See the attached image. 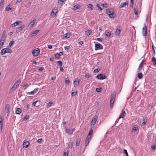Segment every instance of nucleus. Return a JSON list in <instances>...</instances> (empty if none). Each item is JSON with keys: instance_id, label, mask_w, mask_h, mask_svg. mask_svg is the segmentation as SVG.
Here are the masks:
<instances>
[{"instance_id": "nucleus-1", "label": "nucleus", "mask_w": 156, "mask_h": 156, "mask_svg": "<svg viewBox=\"0 0 156 156\" xmlns=\"http://www.w3.org/2000/svg\"><path fill=\"white\" fill-rule=\"evenodd\" d=\"M115 94H113L111 95V98L110 100V107L112 108L113 104L114 103L115 100Z\"/></svg>"}, {"instance_id": "nucleus-2", "label": "nucleus", "mask_w": 156, "mask_h": 156, "mask_svg": "<svg viewBox=\"0 0 156 156\" xmlns=\"http://www.w3.org/2000/svg\"><path fill=\"white\" fill-rule=\"evenodd\" d=\"M12 52V51L9 48H5L2 49L1 50V54L2 55H4L6 53H11Z\"/></svg>"}, {"instance_id": "nucleus-3", "label": "nucleus", "mask_w": 156, "mask_h": 156, "mask_svg": "<svg viewBox=\"0 0 156 156\" xmlns=\"http://www.w3.org/2000/svg\"><path fill=\"white\" fill-rule=\"evenodd\" d=\"M40 50L38 48H36L34 49L32 52V54L34 56H37L40 53Z\"/></svg>"}, {"instance_id": "nucleus-4", "label": "nucleus", "mask_w": 156, "mask_h": 156, "mask_svg": "<svg viewBox=\"0 0 156 156\" xmlns=\"http://www.w3.org/2000/svg\"><path fill=\"white\" fill-rule=\"evenodd\" d=\"M96 78L98 79H99L100 80H103L106 79V76L104 74H100L99 75H97L96 76Z\"/></svg>"}, {"instance_id": "nucleus-5", "label": "nucleus", "mask_w": 156, "mask_h": 156, "mask_svg": "<svg viewBox=\"0 0 156 156\" xmlns=\"http://www.w3.org/2000/svg\"><path fill=\"white\" fill-rule=\"evenodd\" d=\"M142 34L143 36H146L147 34V30L146 23L144 24V26L142 29Z\"/></svg>"}, {"instance_id": "nucleus-6", "label": "nucleus", "mask_w": 156, "mask_h": 156, "mask_svg": "<svg viewBox=\"0 0 156 156\" xmlns=\"http://www.w3.org/2000/svg\"><path fill=\"white\" fill-rule=\"evenodd\" d=\"M103 47L102 45L99 43L96 44H95V49L97 50L98 49H102Z\"/></svg>"}, {"instance_id": "nucleus-7", "label": "nucleus", "mask_w": 156, "mask_h": 156, "mask_svg": "<svg viewBox=\"0 0 156 156\" xmlns=\"http://www.w3.org/2000/svg\"><path fill=\"white\" fill-rule=\"evenodd\" d=\"M98 118V116L96 115L94 116L91 122V125L94 126L95 125L97 121Z\"/></svg>"}, {"instance_id": "nucleus-8", "label": "nucleus", "mask_w": 156, "mask_h": 156, "mask_svg": "<svg viewBox=\"0 0 156 156\" xmlns=\"http://www.w3.org/2000/svg\"><path fill=\"white\" fill-rule=\"evenodd\" d=\"M121 30L120 27L119 26H117L115 32V34L116 36L119 35L120 33Z\"/></svg>"}, {"instance_id": "nucleus-9", "label": "nucleus", "mask_w": 156, "mask_h": 156, "mask_svg": "<svg viewBox=\"0 0 156 156\" xmlns=\"http://www.w3.org/2000/svg\"><path fill=\"white\" fill-rule=\"evenodd\" d=\"M55 10H56V9H55V8H54L52 9L50 14L51 17L53 18L55 16L57 12V11L55 12Z\"/></svg>"}, {"instance_id": "nucleus-10", "label": "nucleus", "mask_w": 156, "mask_h": 156, "mask_svg": "<svg viewBox=\"0 0 156 156\" xmlns=\"http://www.w3.org/2000/svg\"><path fill=\"white\" fill-rule=\"evenodd\" d=\"M125 116V112L123 109H122L121 111V113L119 117V120L121 118H124Z\"/></svg>"}, {"instance_id": "nucleus-11", "label": "nucleus", "mask_w": 156, "mask_h": 156, "mask_svg": "<svg viewBox=\"0 0 156 156\" xmlns=\"http://www.w3.org/2000/svg\"><path fill=\"white\" fill-rule=\"evenodd\" d=\"M80 80L77 78L76 79L74 82V85L75 87H76L79 84Z\"/></svg>"}, {"instance_id": "nucleus-12", "label": "nucleus", "mask_w": 156, "mask_h": 156, "mask_svg": "<svg viewBox=\"0 0 156 156\" xmlns=\"http://www.w3.org/2000/svg\"><path fill=\"white\" fill-rule=\"evenodd\" d=\"M142 122L141 124V125L142 126H144L145 125L146 123L147 122V118L146 117H145L144 118H143L142 120Z\"/></svg>"}, {"instance_id": "nucleus-13", "label": "nucleus", "mask_w": 156, "mask_h": 156, "mask_svg": "<svg viewBox=\"0 0 156 156\" xmlns=\"http://www.w3.org/2000/svg\"><path fill=\"white\" fill-rule=\"evenodd\" d=\"M25 27V25H24L21 26L20 27H18L16 30V32L17 33H19Z\"/></svg>"}, {"instance_id": "nucleus-14", "label": "nucleus", "mask_w": 156, "mask_h": 156, "mask_svg": "<svg viewBox=\"0 0 156 156\" xmlns=\"http://www.w3.org/2000/svg\"><path fill=\"white\" fill-rule=\"evenodd\" d=\"M30 143L28 141L24 142L23 144V148H27L29 146Z\"/></svg>"}, {"instance_id": "nucleus-15", "label": "nucleus", "mask_w": 156, "mask_h": 156, "mask_svg": "<svg viewBox=\"0 0 156 156\" xmlns=\"http://www.w3.org/2000/svg\"><path fill=\"white\" fill-rule=\"evenodd\" d=\"M19 23H21V21H16L15 22L13 23L11 25V27H15L18 25L19 24Z\"/></svg>"}, {"instance_id": "nucleus-16", "label": "nucleus", "mask_w": 156, "mask_h": 156, "mask_svg": "<svg viewBox=\"0 0 156 156\" xmlns=\"http://www.w3.org/2000/svg\"><path fill=\"white\" fill-rule=\"evenodd\" d=\"M35 21L36 20L34 19L28 25V26L30 27L29 28H31L33 27L34 25L35 22Z\"/></svg>"}, {"instance_id": "nucleus-17", "label": "nucleus", "mask_w": 156, "mask_h": 156, "mask_svg": "<svg viewBox=\"0 0 156 156\" xmlns=\"http://www.w3.org/2000/svg\"><path fill=\"white\" fill-rule=\"evenodd\" d=\"M5 112L6 113H8L9 112V105L7 104L5 106Z\"/></svg>"}, {"instance_id": "nucleus-18", "label": "nucleus", "mask_w": 156, "mask_h": 156, "mask_svg": "<svg viewBox=\"0 0 156 156\" xmlns=\"http://www.w3.org/2000/svg\"><path fill=\"white\" fill-rule=\"evenodd\" d=\"M126 5H128V2L122 3L119 6V8H122V7H124Z\"/></svg>"}, {"instance_id": "nucleus-19", "label": "nucleus", "mask_w": 156, "mask_h": 156, "mask_svg": "<svg viewBox=\"0 0 156 156\" xmlns=\"http://www.w3.org/2000/svg\"><path fill=\"white\" fill-rule=\"evenodd\" d=\"M22 112L21 109L19 108H16V113L17 114H20Z\"/></svg>"}, {"instance_id": "nucleus-20", "label": "nucleus", "mask_w": 156, "mask_h": 156, "mask_svg": "<svg viewBox=\"0 0 156 156\" xmlns=\"http://www.w3.org/2000/svg\"><path fill=\"white\" fill-rule=\"evenodd\" d=\"M17 86L15 84H13V85L12 86V87H11V88L10 89L9 91L10 92H12V91H13L15 90L17 87Z\"/></svg>"}, {"instance_id": "nucleus-21", "label": "nucleus", "mask_w": 156, "mask_h": 156, "mask_svg": "<svg viewBox=\"0 0 156 156\" xmlns=\"http://www.w3.org/2000/svg\"><path fill=\"white\" fill-rule=\"evenodd\" d=\"M81 141V139L80 138H77L76 140V146H78L80 144Z\"/></svg>"}, {"instance_id": "nucleus-22", "label": "nucleus", "mask_w": 156, "mask_h": 156, "mask_svg": "<svg viewBox=\"0 0 156 156\" xmlns=\"http://www.w3.org/2000/svg\"><path fill=\"white\" fill-rule=\"evenodd\" d=\"M39 31V30H34L32 33V36H35L38 33Z\"/></svg>"}, {"instance_id": "nucleus-23", "label": "nucleus", "mask_w": 156, "mask_h": 156, "mask_svg": "<svg viewBox=\"0 0 156 156\" xmlns=\"http://www.w3.org/2000/svg\"><path fill=\"white\" fill-rule=\"evenodd\" d=\"M113 9H108L106 10V13L107 14H109L110 13H112V12H113Z\"/></svg>"}, {"instance_id": "nucleus-24", "label": "nucleus", "mask_w": 156, "mask_h": 156, "mask_svg": "<svg viewBox=\"0 0 156 156\" xmlns=\"http://www.w3.org/2000/svg\"><path fill=\"white\" fill-rule=\"evenodd\" d=\"M66 132L69 134H72L73 133V131L71 129H66Z\"/></svg>"}, {"instance_id": "nucleus-25", "label": "nucleus", "mask_w": 156, "mask_h": 156, "mask_svg": "<svg viewBox=\"0 0 156 156\" xmlns=\"http://www.w3.org/2000/svg\"><path fill=\"white\" fill-rule=\"evenodd\" d=\"M138 129V128L137 126H136L134 127L133 128L132 131L133 133H135L136 132V131H137V130Z\"/></svg>"}, {"instance_id": "nucleus-26", "label": "nucleus", "mask_w": 156, "mask_h": 156, "mask_svg": "<svg viewBox=\"0 0 156 156\" xmlns=\"http://www.w3.org/2000/svg\"><path fill=\"white\" fill-rule=\"evenodd\" d=\"M152 62L153 65L156 66V58L153 56L152 58Z\"/></svg>"}, {"instance_id": "nucleus-27", "label": "nucleus", "mask_w": 156, "mask_h": 156, "mask_svg": "<svg viewBox=\"0 0 156 156\" xmlns=\"http://www.w3.org/2000/svg\"><path fill=\"white\" fill-rule=\"evenodd\" d=\"M21 79L20 78L14 84L16 85L17 86H19L21 83Z\"/></svg>"}, {"instance_id": "nucleus-28", "label": "nucleus", "mask_w": 156, "mask_h": 156, "mask_svg": "<svg viewBox=\"0 0 156 156\" xmlns=\"http://www.w3.org/2000/svg\"><path fill=\"white\" fill-rule=\"evenodd\" d=\"M4 0H1L0 3V9H2L4 5Z\"/></svg>"}, {"instance_id": "nucleus-29", "label": "nucleus", "mask_w": 156, "mask_h": 156, "mask_svg": "<svg viewBox=\"0 0 156 156\" xmlns=\"http://www.w3.org/2000/svg\"><path fill=\"white\" fill-rule=\"evenodd\" d=\"M70 36V34L69 33H66L64 35V37L66 38H69Z\"/></svg>"}, {"instance_id": "nucleus-30", "label": "nucleus", "mask_w": 156, "mask_h": 156, "mask_svg": "<svg viewBox=\"0 0 156 156\" xmlns=\"http://www.w3.org/2000/svg\"><path fill=\"white\" fill-rule=\"evenodd\" d=\"M91 33V30H87L85 31V34L87 36L90 35Z\"/></svg>"}, {"instance_id": "nucleus-31", "label": "nucleus", "mask_w": 156, "mask_h": 156, "mask_svg": "<svg viewBox=\"0 0 156 156\" xmlns=\"http://www.w3.org/2000/svg\"><path fill=\"white\" fill-rule=\"evenodd\" d=\"M138 77L139 79H141L142 78L143 74L141 73H139L138 74Z\"/></svg>"}, {"instance_id": "nucleus-32", "label": "nucleus", "mask_w": 156, "mask_h": 156, "mask_svg": "<svg viewBox=\"0 0 156 156\" xmlns=\"http://www.w3.org/2000/svg\"><path fill=\"white\" fill-rule=\"evenodd\" d=\"M14 43L15 42L14 41H10L9 45V46L10 47H12L14 44Z\"/></svg>"}, {"instance_id": "nucleus-33", "label": "nucleus", "mask_w": 156, "mask_h": 156, "mask_svg": "<svg viewBox=\"0 0 156 156\" xmlns=\"http://www.w3.org/2000/svg\"><path fill=\"white\" fill-rule=\"evenodd\" d=\"M114 12H112V13H110L108 14L109 16V17L110 18H114Z\"/></svg>"}, {"instance_id": "nucleus-34", "label": "nucleus", "mask_w": 156, "mask_h": 156, "mask_svg": "<svg viewBox=\"0 0 156 156\" xmlns=\"http://www.w3.org/2000/svg\"><path fill=\"white\" fill-rule=\"evenodd\" d=\"M105 35L108 37H110L111 35V33L108 32H105Z\"/></svg>"}, {"instance_id": "nucleus-35", "label": "nucleus", "mask_w": 156, "mask_h": 156, "mask_svg": "<svg viewBox=\"0 0 156 156\" xmlns=\"http://www.w3.org/2000/svg\"><path fill=\"white\" fill-rule=\"evenodd\" d=\"M5 36H2L0 41V42H1L2 41L5 42Z\"/></svg>"}, {"instance_id": "nucleus-36", "label": "nucleus", "mask_w": 156, "mask_h": 156, "mask_svg": "<svg viewBox=\"0 0 156 156\" xmlns=\"http://www.w3.org/2000/svg\"><path fill=\"white\" fill-rule=\"evenodd\" d=\"M79 5H76L73 6V9L74 10H77L79 8Z\"/></svg>"}, {"instance_id": "nucleus-37", "label": "nucleus", "mask_w": 156, "mask_h": 156, "mask_svg": "<svg viewBox=\"0 0 156 156\" xmlns=\"http://www.w3.org/2000/svg\"><path fill=\"white\" fill-rule=\"evenodd\" d=\"M66 0H58V3L60 4H62Z\"/></svg>"}, {"instance_id": "nucleus-38", "label": "nucleus", "mask_w": 156, "mask_h": 156, "mask_svg": "<svg viewBox=\"0 0 156 156\" xmlns=\"http://www.w3.org/2000/svg\"><path fill=\"white\" fill-rule=\"evenodd\" d=\"M2 122L0 121V132L2 130Z\"/></svg>"}, {"instance_id": "nucleus-39", "label": "nucleus", "mask_w": 156, "mask_h": 156, "mask_svg": "<svg viewBox=\"0 0 156 156\" xmlns=\"http://www.w3.org/2000/svg\"><path fill=\"white\" fill-rule=\"evenodd\" d=\"M134 12L135 14L137 15L138 14V10L137 9L134 8Z\"/></svg>"}, {"instance_id": "nucleus-40", "label": "nucleus", "mask_w": 156, "mask_h": 156, "mask_svg": "<svg viewBox=\"0 0 156 156\" xmlns=\"http://www.w3.org/2000/svg\"><path fill=\"white\" fill-rule=\"evenodd\" d=\"M55 57L57 58L58 59L60 58L59 55L58 54V53H57L55 54Z\"/></svg>"}, {"instance_id": "nucleus-41", "label": "nucleus", "mask_w": 156, "mask_h": 156, "mask_svg": "<svg viewBox=\"0 0 156 156\" xmlns=\"http://www.w3.org/2000/svg\"><path fill=\"white\" fill-rule=\"evenodd\" d=\"M39 89L38 88H35L33 91L34 94L36 93L38 90Z\"/></svg>"}, {"instance_id": "nucleus-42", "label": "nucleus", "mask_w": 156, "mask_h": 156, "mask_svg": "<svg viewBox=\"0 0 156 156\" xmlns=\"http://www.w3.org/2000/svg\"><path fill=\"white\" fill-rule=\"evenodd\" d=\"M102 88L101 87L97 88L96 89V90L97 92H100L101 91Z\"/></svg>"}, {"instance_id": "nucleus-43", "label": "nucleus", "mask_w": 156, "mask_h": 156, "mask_svg": "<svg viewBox=\"0 0 156 156\" xmlns=\"http://www.w3.org/2000/svg\"><path fill=\"white\" fill-rule=\"evenodd\" d=\"M73 142H70L69 143V148H71L73 146Z\"/></svg>"}, {"instance_id": "nucleus-44", "label": "nucleus", "mask_w": 156, "mask_h": 156, "mask_svg": "<svg viewBox=\"0 0 156 156\" xmlns=\"http://www.w3.org/2000/svg\"><path fill=\"white\" fill-rule=\"evenodd\" d=\"M96 5L101 10H102V9L101 7V6H102L101 4H98Z\"/></svg>"}, {"instance_id": "nucleus-45", "label": "nucleus", "mask_w": 156, "mask_h": 156, "mask_svg": "<svg viewBox=\"0 0 156 156\" xmlns=\"http://www.w3.org/2000/svg\"><path fill=\"white\" fill-rule=\"evenodd\" d=\"M152 150L154 151L156 149V146L155 145H153L151 147Z\"/></svg>"}, {"instance_id": "nucleus-46", "label": "nucleus", "mask_w": 156, "mask_h": 156, "mask_svg": "<svg viewBox=\"0 0 156 156\" xmlns=\"http://www.w3.org/2000/svg\"><path fill=\"white\" fill-rule=\"evenodd\" d=\"M88 7L90 9V10H93V9L92 8V5L91 4H89L88 5Z\"/></svg>"}, {"instance_id": "nucleus-47", "label": "nucleus", "mask_w": 156, "mask_h": 156, "mask_svg": "<svg viewBox=\"0 0 156 156\" xmlns=\"http://www.w3.org/2000/svg\"><path fill=\"white\" fill-rule=\"evenodd\" d=\"M124 154H126V156H129L128 155V153H127V151L126 150L124 149Z\"/></svg>"}, {"instance_id": "nucleus-48", "label": "nucleus", "mask_w": 156, "mask_h": 156, "mask_svg": "<svg viewBox=\"0 0 156 156\" xmlns=\"http://www.w3.org/2000/svg\"><path fill=\"white\" fill-rule=\"evenodd\" d=\"M93 133V130L91 128L90 129V131L88 133L89 135H91Z\"/></svg>"}, {"instance_id": "nucleus-49", "label": "nucleus", "mask_w": 156, "mask_h": 156, "mask_svg": "<svg viewBox=\"0 0 156 156\" xmlns=\"http://www.w3.org/2000/svg\"><path fill=\"white\" fill-rule=\"evenodd\" d=\"M57 63L58 64V66H62V63L61 61H58L57 62Z\"/></svg>"}, {"instance_id": "nucleus-50", "label": "nucleus", "mask_w": 156, "mask_h": 156, "mask_svg": "<svg viewBox=\"0 0 156 156\" xmlns=\"http://www.w3.org/2000/svg\"><path fill=\"white\" fill-rule=\"evenodd\" d=\"M29 116L28 115H25L23 118V119L25 121L26 120H27V119H28V118H29Z\"/></svg>"}, {"instance_id": "nucleus-51", "label": "nucleus", "mask_w": 156, "mask_h": 156, "mask_svg": "<svg viewBox=\"0 0 156 156\" xmlns=\"http://www.w3.org/2000/svg\"><path fill=\"white\" fill-rule=\"evenodd\" d=\"M97 40L99 41L102 42L103 41V39L101 37H100V38H97Z\"/></svg>"}, {"instance_id": "nucleus-52", "label": "nucleus", "mask_w": 156, "mask_h": 156, "mask_svg": "<svg viewBox=\"0 0 156 156\" xmlns=\"http://www.w3.org/2000/svg\"><path fill=\"white\" fill-rule=\"evenodd\" d=\"M26 93L27 94H33V95L34 94L33 91L31 92H26Z\"/></svg>"}, {"instance_id": "nucleus-53", "label": "nucleus", "mask_w": 156, "mask_h": 156, "mask_svg": "<svg viewBox=\"0 0 156 156\" xmlns=\"http://www.w3.org/2000/svg\"><path fill=\"white\" fill-rule=\"evenodd\" d=\"M77 92H73L71 93V95L72 96H74L77 94Z\"/></svg>"}, {"instance_id": "nucleus-54", "label": "nucleus", "mask_w": 156, "mask_h": 156, "mask_svg": "<svg viewBox=\"0 0 156 156\" xmlns=\"http://www.w3.org/2000/svg\"><path fill=\"white\" fill-rule=\"evenodd\" d=\"M52 104V103L51 102H49L47 104V106L48 107L50 106Z\"/></svg>"}, {"instance_id": "nucleus-55", "label": "nucleus", "mask_w": 156, "mask_h": 156, "mask_svg": "<svg viewBox=\"0 0 156 156\" xmlns=\"http://www.w3.org/2000/svg\"><path fill=\"white\" fill-rule=\"evenodd\" d=\"M90 75L89 73H87L85 75V78H88L90 77Z\"/></svg>"}, {"instance_id": "nucleus-56", "label": "nucleus", "mask_w": 156, "mask_h": 156, "mask_svg": "<svg viewBox=\"0 0 156 156\" xmlns=\"http://www.w3.org/2000/svg\"><path fill=\"white\" fill-rule=\"evenodd\" d=\"M131 5H130V7H132L133 4V0H130Z\"/></svg>"}, {"instance_id": "nucleus-57", "label": "nucleus", "mask_w": 156, "mask_h": 156, "mask_svg": "<svg viewBox=\"0 0 156 156\" xmlns=\"http://www.w3.org/2000/svg\"><path fill=\"white\" fill-rule=\"evenodd\" d=\"M12 9V8L7 7L5 9V10L7 11H9Z\"/></svg>"}, {"instance_id": "nucleus-58", "label": "nucleus", "mask_w": 156, "mask_h": 156, "mask_svg": "<svg viewBox=\"0 0 156 156\" xmlns=\"http://www.w3.org/2000/svg\"><path fill=\"white\" fill-rule=\"evenodd\" d=\"M60 70L62 72H63L64 71V69L63 68L62 66H60Z\"/></svg>"}, {"instance_id": "nucleus-59", "label": "nucleus", "mask_w": 156, "mask_h": 156, "mask_svg": "<svg viewBox=\"0 0 156 156\" xmlns=\"http://www.w3.org/2000/svg\"><path fill=\"white\" fill-rule=\"evenodd\" d=\"M99 69H96L94 70V73H98V72H99Z\"/></svg>"}, {"instance_id": "nucleus-60", "label": "nucleus", "mask_w": 156, "mask_h": 156, "mask_svg": "<svg viewBox=\"0 0 156 156\" xmlns=\"http://www.w3.org/2000/svg\"><path fill=\"white\" fill-rule=\"evenodd\" d=\"M70 48V46H65L64 47V49L65 50H68Z\"/></svg>"}, {"instance_id": "nucleus-61", "label": "nucleus", "mask_w": 156, "mask_h": 156, "mask_svg": "<svg viewBox=\"0 0 156 156\" xmlns=\"http://www.w3.org/2000/svg\"><path fill=\"white\" fill-rule=\"evenodd\" d=\"M65 82L68 85L70 82V81L69 80H66Z\"/></svg>"}, {"instance_id": "nucleus-62", "label": "nucleus", "mask_w": 156, "mask_h": 156, "mask_svg": "<svg viewBox=\"0 0 156 156\" xmlns=\"http://www.w3.org/2000/svg\"><path fill=\"white\" fill-rule=\"evenodd\" d=\"M143 60L142 62L140 63V65H139V67H140V68H141V67H142L143 65Z\"/></svg>"}, {"instance_id": "nucleus-63", "label": "nucleus", "mask_w": 156, "mask_h": 156, "mask_svg": "<svg viewBox=\"0 0 156 156\" xmlns=\"http://www.w3.org/2000/svg\"><path fill=\"white\" fill-rule=\"evenodd\" d=\"M43 141V140L41 138L37 140V142L38 143H41Z\"/></svg>"}, {"instance_id": "nucleus-64", "label": "nucleus", "mask_w": 156, "mask_h": 156, "mask_svg": "<svg viewBox=\"0 0 156 156\" xmlns=\"http://www.w3.org/2000/svg\"><path fill=\"white\" fill-rule=\"evenodd\" d=\"M107 4L106 3H104L103 4H101V5L103 6V7H107Z\"/></svg>"}]
</instances>
